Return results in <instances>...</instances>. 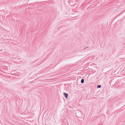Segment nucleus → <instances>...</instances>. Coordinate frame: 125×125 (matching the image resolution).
<instances>
[{"instance_id": "obj_1", "label": "nucleus", "mask_w": 125, "mask_h": 125, "mask_svg": "<svg viewBox=\"0 0 125 125\" xmlns=\"http://www.w3.org/2000/svg\"><path fill=\"white\" fill-rule=\"evenodd\" d=\"M63 94L64 95V96H65V97L66 98H68V95L67 94L65 93H64Z\"/></svg>"}, {"instance_id": "obj_4", "label": "nucleus", "mask_w": 125, "mask_h": 125, "mask_svg": "<svg viewBox=\"0 0 125 125\" xmlns=\"http://www.w3.org/2000/svg\"><path fill=\"white\" fill-rule=\"evenodd\" d=\"M89 46L87 47H85V48H84L83 50H85V49H86V48H89Z\"/></svg>"}, {"instance_id": "obj_3", "label": "nucleus", "mask_w": 125, "mask_h": 125, "mask_svg": "<svg viewBox=\"0 0 125 125\" xmlns=\"http://www.w3.org/2000/svg\"><path fill=\"white\" fill-rule=\"evenodd\" d=\"M101 85H98L97 86V88H100L101 87Z\"/></svg>"}, {"instance_id": "obj_2", "label": "nucleus", "mask_w": 125, "mask_h": 125, "mask_svg": "<svg viewBox=\"0 0 125 125\" xmlns=\"http://www.w3.org/2000/svg\"><path fill=\"white\" fill-rule=\"evenodd\" d=\"M84 80L83 79H82L81 80V82L82 83H84Z\"/></svg>"}]
</instances>
